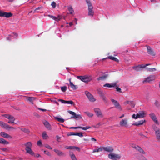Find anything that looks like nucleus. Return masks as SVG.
Returning <instances> with one entry per match:
<instances>
[{
	"label": "nucleus",
	"instance_id": "obj_1",
	"mask_svg": "<svg viewBox=\"0 0 160 160\" xmlns=\"http://www.w3.org/2000/svg\"><path fill=\"white\" fill-rule=\"evenodd\" d=\"M86 2L88 6V16L92 17L94 15V12L93 10V7L91 2V0H86Z\"/></svg>",
	"mask_w": 160,
	"mask_h": 160
},
{
	"label": "nucleus",
	"instance_id": "obj_2",
	"mask_svg": "<svg viewBox=\"0 0 160 160\" xmlns=\"http://www.w3.org/2000/svg\"><path fill=\"white\" fill-rule=\"evenodd\" d=\"M24 145L26 146L25 149L27 153H29L32 155H34V152L31 149L32 144L31 142H27L24 144Z\"/></svg>",
	"mask_w": 160,
	"mask_h": 160
},
{
	"label": "nucleus",
	"instance_id": "obj_3",
	"mask_svg": "<svg viewBox=\"0 0 160 160\" xmlns=\"http://www.w3.org/2000/svg\"><path fill=\"white\" fill-rule=\"evenodd\" d=\"M77 78L80 79L82 81L85 82H89L92 79V77L90 75H86L83 76H78Z\"/></svg>",
	"mask_w": 160,
	"mask_h": 160
},
{
	"label": "nucleus",
	"instance_id": "obj_4",
	"mask_svg": "<svg viewBox=\"0 0 160 160\" xmlns=\"http://www.w3.org/2000/svg\"><path fill=\"white\" fill-rule=\"evenodd\" d=\"M121 157L120 155L113 153H110L108 155V158L113 160L119 159Z\"/></svg>",
	"mask_w": 160,
	"mask_h": 160
},
{
	"label": "nucleus",
	"instance_id": "obj_5",
	"mask_svg": "<svg viewBox=\"0 0 160 160\" xmlns=\"http://www.w3.org/2000/svg\"><path fill=\"white\" fill-rule=\"evenodd\" d=\"M0 126L2 127L7 130H9V129L15 130L16 129V128L10 126L9 125L6 123H5L1 121H0Z\"/></svg>",
	"mask_w": 160,
	"mask_h": 160
},
{
	"label": "nucleus",
	"instance_id": "obj_6",
	"mask_svg": "<svg viewBox=\"0 0 160 160\" xmlns=\"http://www.w3.org/2000/svg\"><path fill=\"white\" fill-rule=\"evenodd\" d=\"M111 100L116 108L120 111L122 110L121 106L118 101L112 98L111 99Z\"/></svg>",
	"mask_w": 160,
	"mask_h": 160
},
{
	"label": "nucleus",
	"instance_id": "obj_7",
	"mask_svg": "<svg viewBox=\"0 0 160 160\" xmlns=\"http://www.w3.org/2000/svg\"><path fill=\"white\" fill-rule=\"evenodd\" d=\"M154 130L155 132V135L157 138V140L158 141H160V129L159 128L153 127Z\"/></svg>",
	"mask_w": 160,
	"mask_h": 160
},
{
	"label": "nucleus",
	"instance_id": "obj_8",
	"mask_svg": "<svg viewBox=\"0 0 160 160\" xmlns=\"http://www.w3.org/2000/svg\"><path fill=\"white\" fill-rule=\"evenodd\" d=\"M3 116L9 120V121L8 122V123H15L14 122V121L15 120V118L9 114H4Z\"/></svg>",
	"mask_w": 160,
	"mask_h": 160
},
{
	"label": "nucleus",
	"instance_id": "obj_9",
	"mask_svg": "<svg viewBox=\"0 0 160 160\" xmlns=\"http://www.w3.org/2000/svg\"><path fill=\"white\" fill-rule=\"evenodd\" d=\"M12 16V14L10 12H7L2 11H0V17L9 18L11 17Z\"/></svg>",
	"mask_w": 160,
	"mask_h": 160
},
{
	"label": "nucleus",
	"instance_id": "obj_10",
	"mask_svg": "<svg viewBox=\"0 0 160 160\" xmlns=\"http://www.w3.org/2000/svg\"><path fill=\"white\" fill-rule=\"evenodd\" d=\"M68 112L70 114L72 115L73 116L71 117V118L77 119H82V117L80 114H77L76 113L71 111H68Z\"/></svg>",
	"mask_w": 160,
	"mask_h": 160
},
{
	"label": "nucleus",
	"instance_id": "obj_11",
	"mask_svg": "<svg viewBox=\"0 0 160 160\" xmlns=\"http://www.w3.org/2000/svg\"><path fill=\"white\" fill-rule=\"evenodd\" d=\"M85 93L90 102H94L96 101L93 95L88 91H85Z\"/></svg>",
	"mask_w": 160,
	"mask_h": 160
},
{
	"label": "nucleus",
	"instance_id": "obj_12",
	"mask_svg": "<svg viewBox=\"0 0 160 160\" xmlns=\"http://www.w3.org/2000/svg\"><path fill=\"white\" fill-rule=\"evenodd\" d=\"M119 125L121 127H127L128 126V122L127 119H123L119 122Z\"/></svg>",
	"mask_w": 160,
	"mask_h": 160
},
{
	"label": "nucleus",
	"instance_id": "obj_13",
	"mask_svg": "<svg viewBox=\"0 0 160 160\" xmlns=\"http://www.w3.org/2000/svg\"><path fill=\"white\" fill-rule=\"evenodd\" d=\"M146 113L144 111H140L136 114V118H143L145 117Z\"/></svg>",
	"mask_w": 160,
	"mask_h": 160
},
{
	"label": "nucleus",
	"instance_id": "obj_14",
	"mask_svg": "<svg viewBox=\"0 0 160 160\" xmlns=\"http://www.w3.org/2000/svg\"><path fill=\"white\" fill-rule=\"evenodd\" d=\"M155 78L154 75H150L146 79L143 81V82L144 83L146 82H150L151 81L154 80L155 79Z\"/></svg>",
	"mask_w": 160,
	"mask_h": 160
},
{
	"label": "nucleus",
	"instance_id": "obj_15",
	"mask_svg": "<svg viewBox=\"0 0 160 160\" xmlns=\"http://www.w3.org/2000/svg\"><path fill=\"white\" fill-rule=\"evenodd\" d=\"M94 111L98 117L102 118L103 115L102 113L100 110L99 108H96L94 109Z\"/></svg>",
	"mask_w": 160,
	"mask_h": 160
},
{
	"label": "nucleus",
	"instance_id": "obj_16",
	"mask_svg": "<svg viewBox=\"0 0 160 160\" xmlns=\"http://www.w3.org/2000/svg\"><path fill=\"white\" fill-rule=\"evenodd\" d=\"M103 150L107 152H111V153H112L114 150L112 146L103 147Z\"/></svg>",
	"mask_w": 160,
	"mask_h": 160
},
{
	"label": "nucleus",
	"instance_id": "obj_17",
	"mask_svg": "<svg viewBox=\"0 0 160 160\" xmlns=\"http://www.w3.org/2000/svg\"><path fill=\"white\" fill-rule=\"evenodd\" d=\"M58 101H60L62 103H64V104H71V105H73V106H74L75 105V104H74V102L70 100V101H66L63 100V99H58Z\"/></svg>",
	"mask_w": 160,
	"mask_h": 160
},
{
	"label": "nucleus",
	"instance_id": "obj_18",
	"mask_svg": "<svg viewBox=\"0 0 160 160\" xmlns=\"http://www.w3.org/2000/svg\"><path fill=\"white\" fill-rule=\"evenodd\" d=\"M149 116H150V118H152V119L153 120V121L155 122L156 124H157L158 125L159 124L158 121V120L157 119V118L154 114L153 113L150 114H149Z\"/></svg>",
	"mask_w": 160,
	"mask_h": 160
},
{
	"label": "nucleus",
	"instance_id": "obj_19",
	"mask_svg": "<svg viewBox=\"0 0 160 160\" xmlns=\"http://www.w3.org/2000/svg\"><path fill=\"white\" fill-rule=\"evenodd\" d=\"M146 122V121L145 120H142L135 122V123H133L132 125L136 126H139L143 124L144 123Z\"/></svg>",
	"mask_w": 160,
	"mask_h": 160
},
{
	"label": "nucleus",
	"instance_id": "obj_20",
	"mask_svg": "<svg viewBox=\"0 0 160 160\" xmlns=\"http://www.w3.org/2000/svg\"><path fill=\"white\" fill-rule=\"evenodd\" d=\"M146 47L147 48L148 53L152 56H154L155 53L153 50L149 46H147Z\"/></svg>",
	"mask_w": 160,
	"mask_h": 160
},
{
	"label": "nucleus",
	"instance_id": "obj_21",
	"mask_svg": "<svg viewBox=\"0 0 160 160\" xmlns=\"http://www.w3.org/2000/svg\"><path fill=\"white\" fill-rule=\"evenodd\" d=\"M91 127L90 126H87L86 127H82L80 126H78L77 127H71L70 128L71 129H78V128H81L83 130H86L90 128Z\"/></svg>",
	"mask_w": 160,
	"mask_h": 160
},
{
	"label": "nucleus",
	"instance_id": "obj_22",
	"mask_svg": "<svg viewBox=\"0 0 160 160\" xmlns=\"http://www.w3.org/2000/svg\"><path fill=\"white\" fill-rule=\"evenodd\" d=\"M133 148L135 149L136 150L139 151L140 152L143 154L145 153V152L144 151L143 149L138 146L135 145L134 146H133Z\"/></svg>",
	"mask_w": 160,
	"mask_h": 160
},
{
	"label": "nucleus",
	"instance_id": "obj_23",
	"mask_svg": "<svg viewBox=\"0 0 160 160\" xmlns=\"http://www.w3.org/2000/svg\"><path fill=\"white\" fill-rule=\"evenodd\" d=\"M0 135L3 138H12V137L10 135L4 132H1L0 133Z\"/></svg>",
	"mask_w": 160,
	"mask_h": 160
},
{
	"label": "nucleus",
	"instance_id": "obj_24",
	"mask_svg": "<svg viewBox=\"0 0 160 160\" xmlns=\"http://www.w3.org/2000/svg\"><path fill=\"white\" fill-rule=\"evenodd\" d=\"M132 68L136 71H138L142 70L143 68L142 64L137 66H133Z\"/></svg>",
	"mask_w": 160,
	"mask_h": 160
},
{
	"label": "nucleus",
	"instance_id": "obj_25",
	"mask_svg": "<svg viewBox=\"0 0 160 160\" xmlns=\"http://www.w3.org/2000/svg\"><path fill=\"white\" fill-rule=\"evenodd\" d=\"M54 151L59 156H61L65 155V154L64 152L57 149H54Z\"/></svg>",
	"mask_w": 160,
	"mask_h": 160
},
{
	"label": "nucleus",
	"instance_id": "obj_26",
	"mask_svg": "<svg viewBox=\"0 0 160 160\" xmlns=\"http://www.w3.org/2000/svg\"><path fill=\"white\" fill-rule=\"evenodd\" d=\"M18 128H19L21 131L26 134H29L30 133V130L27 128L21 127H19Z\"/></svg>",
	"mask_w": 160,
	"mask_h": 160
},
{
	"label": "nucleus",
	"instance_id": "obj_27",
	"mask_svg": "<svg viewBox=\"0 0 160 160\" xmlns=\"http://www.w3.org/2000/svg\"><path fill=\"white\" fill-rule=\"evenodd\" d=\"M136 157L139 160H147L141 154L136 155Z\"/></svg>",
	"mask_w": 160,
	"mask_h": 160
},
{
	"label": "nucleus",
	"instance_id": "obj_28",
	"mask_svg": "<svg viewBox=\"0 0 160 160\" xmlns=\"http://www.w3.org/2000/svg\"><path fill=\"white\" fill-rule=\"evenodd\" d=\"M116 86L117 84L116 83H113L112 84L109 83H106L103 85V87L108 88L115 87Z\"/></svg>",
	"mask_w": 160,
	"mask_h": 160
},
{
	"label": "nucleus",
	"instance_id": "obj_29",
	"mask_svg": "<svg viewBox=\"0 0 160 160\" xmlns=\"http://www.w3.org/2000/svg\"><path fill=\"white\" fill-rule=\"evenodd\" d=\"M108 77V74H105L101 77H99L97 79L98 81L104 80L106 79Z\"/></svg>",
	"mask_w": 160,
	"mask_h": 160
},
{
	"label": "nucleus",
	"instance_id": "obj_30",
	"mask_svg": "<svg viewBox=\"0 0 160 160\" xmlns=\"http://www.w3.org/2000/svg\"><path fill=\"white\" fill-rule=\"evenodd\" d=\"M125 104H128L130 105L133 108L134 107L135 104L133 101H127L124 102Z\"/></svg>",
	"mask_w": 160,
	"mask_h": 160
},
{
	"label": "nucleus",
	"instance_id": "obj_31",
	"mask_svg": "<svg viewBox=\"0 0 160 160\" xmlns=\"http://www.w3.org/2000/svg\"><path fill=\"white\" fill-rule=\"evenodd\" d=\"M103 150V147H100L98 149H95L93 150L92 151L93 153H94L96 152H99L102 151Z\"/></svg>",
	"mask_w": 160,
	"mask_h": 160
},
{
	"label": "nucleus",
	"instance_id": "obj_32",
	"mask_svg": "<svg viewBox=\"0 0 160 160\" xmlns=\"http://www.w3.org/2000/svg\"><path fill=\"white\" fill-rule=\"evenodd\" d=\"M35 98L33 97H27V99L32 104H33V101L35 99Z\"/></svg>",
	"mask_w": 160,
	"mask_h": 160
},
{
	"label": "nucleus",
	"instance_id": "obj_33",
	"mask_svg": "<svg viewBox=\"0 0 160 160\" xmlns=\"http://www.w3.org/2000/svg\"><path fill=\"white\" fill-rule=\"evenodd\" d=\"M43 123L47 128L49 129H51L50 125L48 122L45 121L43 122Z\"/></svg>",
	"mask_w": 160,
	"mask_h": 160
},
{
	"label": "nucleus",
	"instance_id": "obj_34",
	"mask_svg": "<svg viewBox=\"0 0 160 160\" xmlns=\"http://www.w3.org/2000/svg\"><path fill=\"white\" fill-rule=\"evenodd\" d=\"M69 155L72 160H77L75 155L72 152H70Z\"/></svg>",
	"mask_w": 160,
	"mask_h": 160
},
{
	"label": "nucleus",
	"instance_id": "obj_35",
	"mask_svg": "<svg viewBox=\"0 0 160 160\" xmlns=\"http://www.w3.org/2000/svg\"><path fill=\"white\" fill-rule=\"evenodd\" d=\"M49 16L52 18V19L56 21H58L60 20L61 19L60 18V17L59 16H58L57 17L53 16H50L49 15Z\"/></svg>",
	"mask_w": 160,
	"mask_h": 160
},
{
	"label": "nucleus",
	"instance_id": "obj_36",
	"mask_svg": "<svg viewBox=\"0 0 160 160\" xmlns=\"http://www.w3.org/2000/svg\"><path fill=\"white\" fill-rule=\"evenodd\" d=\"M0 143L4 144H9V142L3 138H0Z\"/></svg>",
	"mask_w": 160,
	"mask_h": 160
},
{
	"label": "nucleus",
	"instance_id": "obj_37",
	"mask_svg": "<svg viewBox=\"0 0 160 160\" xmlns=\"http://www.w3.org/2000/svg\"><path fill=\"white\" fill-rule=\"evenodd\" d=\"M108 58L110 59L117 62H119V60L117 58L113 56H109L108 57Z\"/></svg>",
	"mask_w": 160,
	"mask_h": 160
},
{
	"label": "nucleus",
	"instance_id": "obj_38",
	"mask_svg": "<svg viewBox=\"0 0 160 160\" xmlns=\"http://www.w3.org/2000/svg\"><path fill=\"white\" fill-rule=\"evenodd\" d=\"M55 118L56 120H57L58 121L60 122H63L64 121V120L62 118H60L58 117H55Z\"/></svg>",
	"mask_w": 160,
	"mask_h": 160
},
{
	"label": "nucleus",
	"instance_id": "obj_39",
	"mask_svg": "<svg viewBox=\"0 0 160 160\" xmlns=\"http://www.w3.org/2000/svg\"><path fill=\"white\" fill-rule=\"evenodd\" d=\"M42 137L44 139H46L48 137V136L45 132H42Z\"/></svg>",
	"mask_w": 160,
	"mask_h": 160
},
{
	"label": "nucleus",
	"instance_id": "obj_40",
	"mask_svg": "<svg viewBox=\"0 0 160 160\" xmlns=\"http://www.w3.org/2000/svg\"><path fill=\"white\" fill-rule=\"evenodd\" d=\"M70 85L71 88L73 90H76L77 88V86L73 84L72 82H70Z\"/></svg>",
	"mask_w": 160,
	"mask_h": 160
},
{
	"label": "nucleus",
	"instance_id": "obj_41",
	"mask_svg": "<svg viewBox=\"0 0 160 160\" xmlns=\"http://www.w3.org/2000/svg\"><path fill=\"white\" fill-rule=\"evenodd\" d=\"M68 10L70 14H72L74 12V10L72 7H69L68 8Z\"/></svg>",
	"mask_w": 160,
	"mask_h": 160
},
{
	"label": "nucleus",
	"instance_id": "obj_42",
	"mask_svg": "<svg viewBox=\"0 0 160 160\" xmlns=\"http://www.w3.org/2000/svg\"><path fill=\"white\" fill-rule=\"evenodd\" d=\"M84 113L87 115L89 117H92L93 116V114L88 112H84Z\"/></svg>",
	"mask_w": 160,
	"mask_h": 160
},
{
	"label": "nucleus",
	"instance_id": "obj_43",
	"mask_svg": "<svg viewBox=\"0 0 160 160\" xmlns=\"http://www.w3.org/2000/svg\"><path fill=\"white\" fill-rule=\"evenodd\" d=\"M61 90L63 92H64L66 91L67 89V87L66 86H64L63 87H61Z\"/></svg>",
	"mask_w": 160,
	"mask_h": 160
},
{
	"label": "nucleus",
	"instance_id": "obj_44",
	"mask_svg": "<svg viewBox=\"0 0 160 160\" xmlns=\"http://www.w3.org/2000/svg\"><path fill=\"white\" fill-rule=\"evenodd\" d=\"M147 68L148 69V71L149 72H152V71H155L156 70V69L155 68Z\"/></svg>",
	"mask_w": 160,
	"mask_h": 160
},
{
	"label": "nucleus",
	"instance_id": "obj_45",
	"mask_svg": "<svg viewBox=\"0 0 160 160\" xmlns=\"http://www.w3.org/2000/svg\"><path fill=\"white\" fill-rule=\"evenodd\" d=\"M76 136H78L80 137H82L83 136L82 133L81 132L76 133Z\"/></svg>",
	"mask_w": 160,
	"mask_h": 160
},
{
	"label": "nucleus",
	"instance_id": "obj_46",
	"mask_svg": "<svg viewBox=\"0 0 160 160\" xmlns=\"http://www.w3.org/2000/svg\"><path fill=\"white\" fill-rule=\"evenodd\" d=\"M75 134H76V133L75 132H69L68 134L67 135L68 136H71V135H75Z\"/></svg>",
	"mask_w": 160,
	"mask_h": 160
},
{
	"label": "nucleus",
	"instance_id": "obj_47",
	"mask_svg": "<svg viewBox=\"0 0 160 160\" xmlns=\"http://www.w3.org/2000/svg\"><path fill=\"white\" fill-rule=\"evenodd\" d=\"M51 5L52 7L53 8H55L56 7V3L54 1L52 2Z\"/></svg>",
	"mask_w": 160,
	"mask_h": 160
},
{
	"label": "nucleus",
	"instance_id": "obj_48",
	"mask_svg": "<svg viewBox=\"0 0 160 160\" xmlns=\"http://www.w3.org/2000/svg\"><path fill=\"white\" fill-rule=\"evenodd\" d=\"M98 92L99 96L101 95L103 93V92L100 89L98 90Z\"/></svg>",
	"mask_w": 160,
	"mask_h": 160
},
{
	"label": "nucleus",
	"instance_id": "obj_49",
	"mask_svg": "<svg viewBox=\"0 0 160 160\" xmlns=\"http://www.w3.org/2000/svg\"><path fill=\"white\" fill-rule=\"evenodd\" d=\"M105 102H107V99L105 96L101 98Z\"/></svg>",
	"mask_w": 160,
	"mask_h": 160
},
{
	"label": "nucleus",
	"instance_id": "obj_50",
	"mask_svg": "<svg viewBox=\"0 0 160 160\" xmlns=\"http://www.w3.org/2000/svg\"><path fill=\"white\" fill-rule=\"evenodd\" d=\"M65 148L67 149H73V146H66L65 147Z\"/></svg>",
	"mask_w": 160,
	"mask_h": 160
},
{
	"label": "nucleus",
	"instance_id": "obj_51",
	"mask_svg": "<svg viewBox=\"0 0 160 160\" xmlns=\"http://www.w3.org/2000/svg\"><path fill=\"white\" fill-rule=\"evenodd\" d=\"M101 124L100 122L98 123L95 126H93L94 128H98L101 125Z\"/></svg>",
	"mask_w": 160,
	"mask_h": 160
},
{
	"label": "nucleus",
	"instance_id": "obj_52",
	"mask_svg": "<svg viewBox=\"0 0 160 160\" xmlns=\"http://www.w3.org/2000/svg\"><path fill=\"white\" fill-rule=\"evenodd\" d=\"M45 147L46 148H48L49 149H52V148H51V147L49 145H48V144H47L45 145Z\"/></svg>",
	"mask_w": 160,
	"mask_h": 160
},
{
	"label": "nucleus",
	"instance_id": "obj_53",
	"mask_svg": "<svg viewBox=\"0 0 160 160\" xmlns=\"http://www.w3.org/2000/svg\"><path fill=\"white\" fill-rule=\"evenodd\" d=\"M42 144V141L41 140H39L37 142V144L38 146H41Z\"/></svg>",
	"mask_w": 160,
	"mask_h": 160
},
{
	"label": "nucleus",
	"instance_id": "obj_54",
	"mask_svg": "<svg viewBox=\"0 0 160 160\" xmlns=\"http://www.w3.org/2000/svg\"><path fill=\"white\" fill-rule=\"evenodd\" d=\"M44 152L45 154L48 156H50L51 155L50 153L48 151H44Z\"/></svg>",
	"mask_w": 160,
	"mask_h": 160
},
{
	"label": "nucleus",
	"instance_id": "obj_55",
	"mask_svg": "<svg viewBox=\"0 0 160 160\" xmlns=\"http://www.w3.org/2000/svg\"><path fill=\"white\" fill-rule=\"evenodd\" d=\"M73 149H76L78 151H80V149L78 147L73 146Z\"/></svg>",
	"mask_w": 160,
	"mask_h": 160
},
{
	"label": "nucleus",
	"instance_id": "obj_56",
	"mask_svg": "<svg viewBox=\"0 0 160 160\" xmlns=\"http://www.w3.org/2000/svg\"><path fill=\"white\" fill-rule=\"evenodd\" d=\"M116 89L117 91L119 92L120 93L122 92L121 89L120 88L117 87L116 88Z\"/></svg>",
	"mask_w": 160,
	"mask_h": 160
},
{
	"label": "nucleus",
	"instance_id": "obj_57",
	"mask_svg": "<svg viewBox=\"0 0 160 160\" xmlns=\"http://www.w3.org/2000/svg\"><path fill=\"white\" fill-rule=\"evenodd\" d=\"M155 105L157 106V107H158L159 106V103H158V101H156L155 102Z\"/></svg>",
	"mask_w": 160,
	"mask_h": 160
},
{
	"label": "nucleus",
	"instance_id": "obj_58",
	"mask_svg": "<svg viewBox=\"0 0 160 160\" xmlns=\"http://www.w3.org/2000/svg\"><path fill=\"white\" fill-rule=\"evenodd\" d=\"M150 64H145V65H144V64H142V65L143 66V68H145L146 67L148 66L149 65H150Z\"/></svg>",
	"mask_w": 160,
	"mask_h": 160
},
{
	"label": "nucleus",
	"instance_id": "obj_59",
	"mask_svg": "<svg viewBox=\"0 0 160 160\" xmlns=\"http://www.w3.org/2000/svg\"><path fill=\"white\" fill-rule=\"evenodd\" d=\"M136 115H135V114H134L132 115V118H133L137 119V118H136Z\"/></svg>",
	"mask_w": 160,
	"mask_h": 160
},
{
	"label": "nucleus",
	"instance_id": "obj_60",
	"mask_svg": "<svg viewBox=\"0 0 160 160\" xmlns=\"http://www.w3.org/2000/svg\"><path fill=\"white\" fill-rule=\"evenodd\" d=\"M139 135L142 137H146L142 133H140L139 134Z\"/></svg>",
	"mask_w": 160,
	"mask_h": 160
},
{
	"label": "nucleus",
	"instance_id": "obj_61",
	"mask_svg": "<svg viewBox=\"0 0 160 160\" xmlns=\"http://www.w3.org/2000/svg\"><path fill=\"white\" fill-rule=\"evenodd\" d=\"M91 140L92 141H94V142H96V139L93 138H91Z\"/></svg>",
	"mask_w": 160,
	"mask_h": 160
},
{
	"label": "nucleus",
	"instance_id": "obj_62",
	"mask_svg": "<svg viewBox=\"0 0 160 160\" xmlns=\"http://www.w3.org/2000/svg\"><path fill=\"white\" fill-rule=\"evenodd\" d=\"M40 9V7H38L37 8H36L34 10V11H33V12H36V11L37 10H39Z\"/></svg>",
	"mask_w": 160,
	"mask_h": 160
},
{
	"label": "nucleus",
	"instance_id": "obj_63",
	"mask_svg": "<svg viewBox=\"0 0 160 160\" xmlns=\"http://www.w3.org/2000/svg\"><path fill=\"white\" fill-rule=\"evenodd\" d=\"M56 137H57V141H58V140L59 139H60L61 138L60 137L58 136H57Z\"/></svg>",
	"mask_w": 160,
	"mask_h": 160
},
{
	"label": "nucleus",
	"instance_id": "obj_64",
	"mask_svg": "<svg viewBox=\"0 0 160 160\" xmlns=\"http://www.w3.org/2000/svg\"><path fill=\"white\" fill-rule=\"evenodd\" d=\"M36 157H37V158H38V157H40V156H40V155L39 154H37L36 155Z\"/></svg>",
	"mask_w": 160,
	"mask_h": 160
}]
</instances>
